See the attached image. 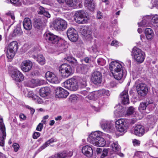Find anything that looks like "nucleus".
I'll list each match as a JSON object with an SVG mask.
<instances>
[{
  "label": "nucleus",
  "instance_id": "obj_1",
  "mask_svg": "<svg viewBox=\"0 0 158 158\" xmlns=\"http://www.w3.org/2000/svg\"><path fill=\"white\" fill-rule=\"evenodd\" d=\"M102 132L96 131L91 133L89 135L87 140L89 142L96 146L103 147L106 144L105 140L101 137Z\"/></svg>",
  "mask_w": 158,
  "mask_h": 158
},
{
  "label": "nucleus",
  "instance_id": "obj_2",
  "mask_svg": "<svg viewBox=\"0 0 158 158\" xmlns=\"http://www.w3.org/2000/svg\"><path fill=\"white\" fill-rule=\"evenodd\" d=\"M109 69L114 77L117 80L121 79L123 76V71L121 64L116 61L111 62L109 64Z\"/></svg>",
  "mask_w": 158,
  "mask_h": 158
},
{
  "label": "nucleus",
  "instance_id": "obj_3",
  "mask_svg": "<svg viewBox=\"0 0 158 158\" xmlns=\"http://www.w3.org/2000/svg\"><path fill=\"white\" fill-rule=\"evenodd\" d=\"M131 55L134 60L139 64L142 63L145 57V52L136 47L132 49Z\"/></svg>",
  "mask_w": 158,
  "mask_h": 158
},
{
  "label": "nucleus",
  "instance_id": "obj_4",
  "mask_svg": "<svg viewBox=\"0 0 158 158\" xmlns=\"http://www.w3.org/2000/svg\"><path fill=\"white\" fill-rule=\"evenodd\" d=\"M63 86L65 88L71 91H75L78 88V85L77 79L73 77L69 79L63 83Z\"/></svg>",
  "mask_w": 158,
  "mask_h": 158
},
{
  "label": "nucleus",
  "instance_id": "obj_5",
  "mask_svg": "<svg viewBox=\"0 0 158 158\" xmlns=\"http://www.w3.org/2000/svg\"><path fill=\"white\" fill-rule=\"evenodd\" d=\"M75 20L78 23H86L88 19V15L84 10H79L76 12L75 14Z\"/></svg>",
  "mask_w": 158,
  "mask_h": 158
},
{
  "label": "nucleus",
  "instance_id": "obj_6",
  "mask_svg": "<svg viewBox=\"0 0 158 158\" xmlns=\"http://www.w3.org/2000/svg\"><path fill=\"white\" fill-rule=\"evenodd\" d=\"M139 81L135 82L136 89L138 94L141 96H144L147 94L148 89L147 85L143 83L138 84Z\"/></svg>",
  "mask_w": 158,
  "mask_h": 158
},
{
  "label": "nucleus",
  "instance_id": "obj_7",
  "mask_svg": "<svg viewBox=\"0 0 158 158\" xmlns=\"http://www.w3.org/2000/svg\"><path fill=\"white\" fill-rule=\"evenodd\" d=\"M53 24L55 29L57 31H63L66 28L67 26L66 22L60 18L55 19Z\"/></svg>",
  "mask_w": 158,
  "mask_h": 158
},
{
  "label": "nucleus",
  "instance_id": "obj_8",
  "mask_svg": "<svg viewBox=\"0 0 158 158\" xmlns=\"http://www.w3.org/2000/svg\"><path fill=\"white\" fill-rule=\"evenodd\" d=\"M59 71L64 78H67L72 73V69L70 65L64 64L59 67Z\"/></svg>",
  "mask_w": 158,
  "mask_h": 158
},
{
  "label": "nucleus",
  "instance_id": "obj_9",
  "mask_svg": "<svg viewBox=\"0 0 158 158\" xmlns=\"http://www.w3.org/2000/svg\"><path fill=\"white\" fill-rule=\"evenodd\" d=\"M45 81L44 80H40L38 79H32L25 82L26 86L31 88H34L38 86H40L44 84Z\"/></svg>",
  "mask_w": 158,
  "mask_h": 158
},
{
  "label": "nucleus",
  "instance_id": "obj_10",
  "mask_svg": "<svg viewBox=\"0 0 158 158\" xmlns=\"http://www.w3.org/2000/svg\"><path fill=\"white\" fill-rule=\"evenodd\" d=\"M116 129L120 132H123L126 131L127 127L125 120L121 118L117 120L115 123Z\"/></svg>",
  "mask_w": 158,
  "mask_h": 158
},
{
  "label": "nucleus",
  "instance_id": "obj_11",
  "mask_svg": "<svg viewBox=\"0 0 158 158\" xmlns=\"http://www.w3.org/2000/svg\"><path fill=\"white\" fill-rule=\"evenodd\" d=\"M67 34L69 39L72 42L77 41L78 35L77 31L73 28H70L67 30Z\"/></svg>",
  "mask_w": 158,
  "mask_h": 158
},
{
  "label": "nucleus",
  "instance_id": "obj_12",
  "mask_svg": "<svg viewBox=\"0 0 158 158\" xmlns=\"http://www.w3.org/2000/svg\"><path fill=\"white\" fill-rule=\"evenodd\" d=\"M44 37L48 42L53 44L57 43L59 40L58 37L50 32L45 33L44 35Z\"/></svg>",
  "mask_w": 158,
  "mask_h": 158
},
{
  "label": "nucleus",
  "instance_id": "obj_13",
  "mask_svg": "<svg viewBox=\"0 0 158 158\" xmlns=\"http://www.w3.org/2000/svg\"><path fill=\"white\" fill-rule=\"evenodd\" d=\"M11 77L13 79L17 81L21 82L24 79L22 73L17 69H13L11 72Z\"/></svg>",
  "mask_w": 158,
  "mask_h": 158
},
{
  "label": "nucleus",
  "instance_id": "obj_14",
  "mask_svg": "<svg viewBox=\"0 0 158 158\" xmlns=\"http://www.w3.org/2000/svg\"><path fill=\"white\" fill-rule=\"evenodd\" d=\"M2 118H0V129L2 132V134L0 136V146H3L4 145V140L6 136V134L5 131V127L3 123Z\"/></svg>",
  "mask_w": 158,
  "mask_h": 158
},
{
  "label": "nucleus",
  "instance_id": "obj_15",
  "mask_svg": "<svg viewBox=\"0 0 158 158\" xmlns=\"http://www.w3.org/2000/svg\"><path fill=\"white\" fill-rule=\"evenodd\" d=\"M91 80L95 84L101 83L102 80V73L98 71H94L92 75Z\"/></svg>",
  "mask_w": 158,
  "mask_h": 158
},
{
  "label": "nucleus",
  "instance_id": "obj_16",
  "mask_svg": "<svg viewBox=\"0 0 158 158\" xmlns=\"http://www.w3.org/2000/svg\"><path fill=\"white\" fill-rule=\"evenodd\" d=\"M59 3H63L65 2L67 5L74 8H80L81 4L79 3L77 0H57Z\"/></svg>",
  "mask_w": 158,
  "mask_h": 158
},
{
  "label": "nucleus",
  "instance_id": "obj_17",
  "mask_svg": "<svg viewBox=\"0 0 158 158\" xmlns=\"http://www.w3.org/2000/svg\"><path fill=\"white\" fill-rule=\"evenodd\" d=\"M32 66V64L31 61L28 60H25L22 62L21 68L23 72H27L29 71L31 69Z\"/></svg>",
  "mask_w": 158,
  "mask_h": 158
},
{
  "label": "nucleus",
  "instance_id": "obj_18",
  "mask_svg": "<svg viewBox=\"0 0 158 158\" xmlns=\"http://www.w3.org/2000/svg\"><path fill=\"white\" fill-rule=\"evenodd\" d=\"M101 128L107 132L110 131L113 126L110 122L105 119L102 120L100 123Z\"/></svg>",
  "mask_w": 158,
  "mask_h": 158
},
{
  "label": "nucleus",
  "instance_id": "obj_19",
  "mask_svg": "<svg viewBox=\"0 0 158 158\" xmlns=\"http://www.w3.org/2000/svg\"><path fill=\"white\" fill-rule=\"evenodd\" d=\"M145 130L144 127L140 125H136L134 129V133L136 136L141 137L145 133Z\"/></svg>",
  "mask_w": 158,
  "mask_h": 158
},
{
  "label": "nucleus",
  "instance_id": "obj_20",
  "mask_svg": "<svg viewBox=\"0 0 158 158\" xmlns=\"http://www.w3.org/2000/svg\"><path fill=\"white\" fill-rule=\"evenodd\" d=\"M56 91V95L59 98H65L69 95L68 92L61 87L57 88Z\"/></svg>",
  "mask_w": 158,
  "mask_h": 158
},
{
  "label": "nucleus",
  "instance_id": "obj_21",
  "mask_svg": "<svg viewBox=\"0 0 158 158\" xmlns=\"http://www.w3.org/2000/svg\"><path fill=\"white\" fill-rule=\"evenodd\" d=\"M122 103L123 104H128L129 103L128 89L124 90L120 94Z\"/></svg>",
  "mask_w": 158,
  "mask_h": 158
},
{
  "label": "nucleus",
  "instance_id": "obj_22",
  "mask_svg": "<svg viewBox=\"0 0 158 158\" xmlns=\"http://www.w3.org/2000/svg\"><path fill=\"white\" fill-rule=\"evenodd\" d=\"M82 152L88 157H91L93 154L92 149L91 147L89 145L83 146L82 148Z\"/></svg>",
  "mask_w": 158,
  "mask_h": 158
},
{
  "label": "nucleus",
  "instance_id": "obj_23",
  "mask_svg": "<svg viewBox=\"0 0 158 158\" xmlns=\"http://www.w3.org/2000/svg\"><path fill=\"white\" fill-rule=\"evenodd\" d=\"M80 32L82 35L85 37H90L92 33V30L86 27L81 28Z\"/></svg>",
  "mask_w": 158,
  "mask_h": 158
},
{
  "label": "nucleus",
  "instance_id": "obj_24",
  "mask_svg": "<svg viewBox=\"0 0 158 158\" xmlns=\"http://www.w3.org/2000/svg\"><path fill=\"white\" fill-rule=\"evenodd\" d=\"M151 17L150 15H146L143 17L142 22L138 23L139 26L147 27L148 24V22L150 20Z\"/></svg>",
  "mask_w": 158,
  "mask_h": 158
},
{
  "label": "nucleus",
  "instance_id": "obj_25",
  "mask_svg": "<svg viewBox=\"0 0 158 158\" xmlns=\"http://www.w3.org/2000/svg\"><path fill=\"white\" fill-rule=\"evenodd\" d=\"M50 90L48 87H45L41 88L40 90L39 93L41 96L46 97L48 96L50 93Z\"/></svg>",
  "mask_w": 158,
  "mask_h": 158
},
{
  "label": "nucleus",
  "instance_id": "obj_26",
  "mask_svg": "<svg viewBox=\"0 0 158 158\" xmlns=\"http://www.w3.org/2000/svg\"><path fill=\"white\" fill-rule=\"evenodd\" d=\"M57 44H58L59 49L62 52L64 51L68 48V44L67 42L63 40H59Z\"/></svg>",
  "mask_w": 158,
  "mask_h": 158
},
{
  "label": "nucleus",
  "instance_id": "obj_27",
  "mask_svg": "<svg viewBox=\"0 0 158 158\" xmlns=\"http://www.w3.org/2000/svg\"><path fill=\"white\" fill-rule=\"evenodd\" d=\"M23 24L24 28L26 30H30L32 27L31 21L29 18H26L24 19Z\"/></svg>",
  "mask_w": 158,
  "mask_h": 158
},
{
  "label": "nucleus",
  "instance_id": "obj_28",
  "mask_svg": "<svg viewBox=\"0 0 158 158\" xmlns=\"http://www.w3.org/2000/svg\"><path fill=\"white\" fill-rule=\"evenodd\" d=\"M93 0H85L84 5L91 11H93L95 7Z\"/></svg>",
  "mask_w": 158,
  "mask_h": 158
},
{
  "label": "nucleus",
  "instance_id": "obj_29",
  "mask_svg": "<svg viewBox=\"0 0 158 158\" xmlns=\"http://www.w3.org/2000/svg\"><path fill=\"white\" fill-rule=\"evenodd\" d=\"M57 141L56 139L54 138H52L45 142L39 148L40 151L44 149L45 148L48 147L50 144Z\"/></svg>",
  "mask_w": 158,
  "mask_h": 158
},
{
  "label": "nucleus",
  "instance_id": "obj_30",
  "mask_svg": "<svg viewBox=\"0 0 158 158\" xmlns=\"http://www.w3.org/2000/svg\"><path fill=\"white\" fill-rule=\"evenodd\" d=\"M145 33L147 38L148 40L152 39L154 35V33L153 31L150 28L146 29Z\"/></svg>",
  "mask_w": 158,
  "mask_h": 158
},
{
  "label": "nucleus",
  "instance_id": "obj_31",
  "mask_svg": "<svg viewBox=\"0 0 158 158\" xmlns=\"http://www.w3.org/2000/svg\"><path fill=\"white\" fill-rule=\"evenodd\" d=\"M8 48L16 52L18 49V43L16 41H12L9 44Z\"/></svg>",
  "mask_w": 158,
  "mask_h": 158
},
{
  "label": "nucleus",
  "instance_id": "obj_32",
  "mask_svg": "<svg viewBox=\"0 0 158 158\" xmlns=\"http://www.w3.org/2000/svg\"><path fill=\"white\" fill-rule=\"evenodd\" d=\"M98 96H99L98 91H95L89 93L86 98L89 100L95 101Z\"/></svg>",
  "mask_w": 158,
  "mask_h": 158
},
{
  "label": "nucleus",
  "instance_id": "obj_33",
  "mask_svg": "<svg viewBox=\"0 0 158 158\" xmlns=\"http://www.w3.org/2000/svg\"><path fill=\"white\" fill-rule=\"evenodd\" d=\"M38 11L39 14L43 15L44 16L48 18L50 17V15L49 12L45 10L42 6H40L39 7V10Z\"/></svg>",
  "mask_w": 158,
  "mask_h": 158
},
{
  "label": "nucleus",
  "instance_id": "obj_34",
  "mask_svg": "<svg viewBox=\"0 0 158 158\" xmlns=\"http://www.w3.org/2000/svg\"><path fill=\"white\" fill-rule=\"evenodd\" d=\"M136 113L135 109L132 106L129 107L127 111L126 116H129L134 115Z\"/></svg>",
  "mask_w": 158,
  "mask_h": 158
},
{
  "label": "nucleus",
  "instance_id": "obj_35",
  "mask_svg": "<svg viewBox=\"0 0 158 158\" xmlns=\"http://www.w3.org/2000/svg\"><path fill=\"white\" fill-rule=\"evenodd\" d=\"M6 14L8 16V17L9 19H10V23L11 25H12L14 23L15 19V17L12 11H9L6 13Z\"/></svg>",
  "mask_w": 158,
  "mask_h": 158
},
{
  "label": "nucleus",
  "instance_id": "obj_36",
  "mask_svg": "<svg viewBox=\"0 0 158 158\" xmlns=\"http://www.w3.org/2000/svg\"><path fill=\"white\" fill-rule=\"evenodd\" d=\"M151 17L152 22L154 27L158 26V15H155L154 16H150Z\"/></svg>",
  "mask_w": 158,
  "mask_h": 158
},
{
  "label": "nucleus",
  "instance_id": "obj_37",
  "mask_svg": "<svg viewBox=\"0 0 158 158\" xmlns=\"http://www.w3.org/2000/svg\"><path fill=\"white\" fill-rule=\"evenodd\" d=\"M66 151H64L62 152L58 153L54 156H52L49 158H65L66 157Z\"/></svg>",
  "mask_w": 158,
  "mask_h": 158
},
{
  "label": "nucleus",
  "instance_id": "obj_38",
  "mask_svg": "<svg viewBox=\"0 0 158 158\" xmlns=\"http://www.w3.org/2000/svg\"><path fill=\"white\" fill-rule=\"evenodd\" d=\"M148 104H150V103L149 102L148 103L147 102H143L140 103L138 108L139 110L140 111H141L145 110Z\"/></svg>",
  "mask_w": 158,
  "mask_h": 158
},
{
  "label": "nucleus",
  "instance_id": "obj_39",
  "mask_svg": "<svg viewBox=\"0 0 158 158\" xmlns=\"http://www.w3.org/2000/svg\"><path fill=\"white\" fill-rule=\"evenodd\" d=\"M36 60L42 65H44L45 63L44 58L42 55H38L36 58Z\"/></svg>",
  "mask_w": 158,
  "mask_h": 158
},
{
  "label": "nucleus",
  "instance_id": "obj_40",
  "mask_svg": "<svg viewBox=\"0 0 158 158\" xmlns=\"http://www.w3.org/2000/svg\"><path fill=\"white\" fill-rule=\"evenodd\" d=\"M111 147L113 150L115 152H117L120 150V148L117 142L113 143L111 145Z\"/></svg>",
  "mask_w": 158,
  "mask_h": 158
},
{
  "label": "nucleus",
  "instance_id": "obj_41",
  "mask_svg": "<svg viewBox=\"0 0 158 158\" xmlns=\"http://www.w3.org/2000/svg\"><path fill=\"white\" fill-rule=\"evenodd\" d=\"M22 33V31L20 28L19 27H17L15 29L12 35L13 36L19 35H21Z\"/></svg>",
  "mask_w": 158,
  "mask_h": 158
},
{
  "label": "nucleus",
  "instance_id": "obj_42",
  "mask_svg": "<svg viewBox=\"0 0 158 158\" xmlns=\"http://www.w3.org/2000/svg\"><path fill=\"white\" fill-rule=\"evenodd\" d=\"M15 52H16L8 48L6 52L7 58L10 59L13 58L15 55Z\"/></svg>",
  "mask_w": 158,
  "mask_h": 158
},
{
  "label": "nucleus",
  "instance_id": "obj_43",
  "mask_svg": "<svg viewBox=\"0 0 158 158\" xmlns=\"http://www.w3.org/2000/svg\"><path fill=\"white\" fill-rule=\"evenodd\" d=\"M147 118L148 123L151 124L154 123L156 120V117L152 115L147 116Z\"/></svg>",
  "mask_w": 158,
  "mask_h": 158
},
{
  "label": "nucleus",
  "instance_id": "obj_44",
  "mask_svg": "<svg viewBox=\"0 0 158 158\" xmlns=\"http://www.w3.org/2000/svg\"><path fill=\"white\" fill-rule=\"evenodd\" d=\"M68 61L71 63L74 66H76L77 64V60L73 57H68L67 59Z\"/></svg>",
  "mask_w": 158,
  "mask_h": 158
},
{
  "label": "nucleus",
  "instance_id": "obj_45",
  "mask_svg": "<svg viewBox=\"0 0 158 158\" xmlns=\"http://www.w3.org/2000/svg\"><path fill=\"white\" fill-rule=\"evenodd\" d=\"M69 99L71 102H76L78 101V98L75 94H72L69 96Z\"/></svg>",
  "mask_w": 158,
  "mask_h": 158
},
{
  "label": "nucleus",
  "instance_id": "obj_46",
  "mask_svg": "<svg viewBox=\"0 0 158 158\" xmlns=\"http://www.w3.org/2000/svg\"><path fill=\"white\" fill-rule=\"evenodd\" d=\"M79 83L81 87L83 88L87 85L86 79L85 78H82L80 79Z\"/></svg>",
  "mask_w": 158,
  "mask_h": 158
},
{
  "label": "nucleus",
  "instance_id": "obj_47",
  "mask_svg": "<svg viewBox=\"0 0 158 158\" xmlns=\"http://www.w3.org/2000/svg\"><path fill=\"white\" fill-rule=\"evenodd\" d=\"M98 95H106L109 96L110 95L109 92L108 90H106L105 89L100 90L98 91Z\"/></svg>",
  "mask_w": 158,
  "mask_h": 158
},
{
  "label": "nucleus",
  "instance_id": "obj_48",
  "mask_svg": "<svg viewBox=\"0 0 158 158\" xmlns=\"http://www.w3.org/2000/svg\"><path fill=\"white\" fill-rule=\"evenodd\" d=\"M27 96L33 100L36 99L38 98V96L35 94L32 91H30L28 92Z\"/></svg>",
  "mask_w": 158,
  "mask_h": 158
},
{
  "label": "nucleus",
  "instance_id": "obj_49",
  "mask_svg": "<svg viewBox=\"0 0 158 158\" xmlns=\"http://www.w3.org/2000/svg\"><path fill=\"white\" fill-rule=\"evenodd\" d=\"M51 78L49 82L57 84L59 82V81L57 76L55 74Z\"/></svg>",
  "mask_w": 158,
  "mask_h": 158
},
{
  "label": "nucleus",
  "instance_id": "obj_50",
  "mask_svg": "<svg viewBox=\"0 0 158 158\" xmlns=\"http://www.w3.org/2000/svg\"><path fill=\"white\" fill-rule=\"evenodd\" d=\"M144 153L141 151H137L135 152L134 156L138 158H144Z\"/></svg>",
  "mask_w": 158,
  "mask_h": 158
},
{
  "label": "nucleus",
  "instance_id": "obj_51",
  "mask_svg": "<svg viewBox=\"0 0 158 158\" xmlns=\"http://www.w3.org/2000/svg\"><path fill=\"white\" fill-rule=\"evenodd\" d=\"M110 152V149L108 148H104L102 152V153L101 156V158H104L106 156L108 153L109 152Z\"/></svg>",
  "mask_w": 158,
  "mask_h": 158
},
{
  "label": "nucleus",
  "instance_id": "obj_52",
  "mask_svg": "<svg viewBox=\"0 0 158 158\" xmlns=\"http://www.w3.org/2000/svg\"><path fill=\"white\" fill-rule=\"evenodd\" d=\"M34 27L39 28L42 25V22L40 19H37L34 23Z\"/></svg>",
  "mask_w": 158,
  "mask_h": 158
},
{
  "label": "nucleus",
  "instance_id": "obj_53",
  "mask_svg": "<svg viewBox=\"0 0 158 158\" xmlns=\"http://www.w3.org/2000/svg\"><path fill=\"white\" fill-rule=\"evenodd\" d=\"M54 74L50 72H47L45 74V77L47 80L49 81L52 76H53V75Z\"/></svg>",
  "mask_w": 158,
  "mask_h": 158
},
{
  "label": "nucleus",
  "instance_id": "obj_54",
  "mask_svg": "<svg viewBox=\"0 0 158 158\" xmlns=\"http://www.w3.org/2000/svg\"><path fill=\"white\" fill-rule=\"evenodd\" d=\"M97 63L99 65L103 66L105 64L106 61L103 58H100L97 60Z\"/></svg>",
  "mask_w": 158,
  "mask_h": 158
},
{
  "label": "nucleus",
  "instance_id": "obj_55",
  "mask_svg": "<svg viewBox=\"0 0 158 158\" xmlns=\"http://www.w3.org/2000/svg\"><path fill=\"white\" fill-rule=\"evenodd\" d=\"M88 50L92 53H96L98 52V50L96 45H94L91 47L89 48L88 49Z\"/></svg>",
  "mask_w": 158,
  "mask_h": 158
},
{
  "label": "nucleus",
  "instance_id": "obj_56",
  "mask_svg": "<svg viewBox=\"0 0 158 158\" xmlns=\"http://www.w3.org/2000/svg\"><path fill=\"white\" fill-rule=\"evenodd\" d=\"M81 68L82 73H86L88 70V68L86 65H82L81 66Z\"/></svg>",
  "mask_w": 158,
  "mask_h": 158
},
{
  "label": "nucleus",
  "instance_id": "obj_57",
  "mask_svg": "<svg viewBox=\"0 0 158 158\" xmlns=\"http://www.w3.org/2000/svg\"><path fill=\"white\" fill-rule=\"evenodd\" d=\"M132 143L133 145L135 146H138L140 144V141L136 139H134L133 140Z\"/></svg>",
  "mask_w": 158,
  "mask_h": 158
},
{
  "label": "nucleus",
  "instance_id": "obj_58",
  "mask_svg": "<svg viewBox=\"0 0 158 158\" xmlns=\"http://www.w3.org/2000/svg\"><path fill=\"white\" fill-rule=\"evenodd\" d=\"M43 127V125L42 123H40L37 126L36 130L39 131H41Z\"/></svg>",
  "mask_w": 158,
  "mask_h": 158
},
{
  "label": "nucleus",
  "instance_id": "obj_59",
  "mask_svg": "<svg viewBox=\"0 0 158 158\" xmlns=\"http://www.w3.org/2000/svg\"><path fill=\"white\" fill-rule=\"evenodd\" d=\"M13 147L15 152H17L18 151L19 147V145L17 143H14Z\"/></svg>",
  "mask_w": 158,
  "mask_h": 158
},
{
  "label": "nucleus",
  "instance_id": "obj_60",
  "mask_svg": "<svg viewBox=\"0 0 158 158\" xmlns=\"http://www.w3.org/2000/svg\"><path fill=\"white\" fill-rule=\"evenodd\" d=\"M40 135V133L39 132H35L33 135V138L34 139H36L39 137Z\"/></svg>",
  "mask_w": 158,
  "mask_h": 158
},
{
  "label": "nucleus",
  "instance_id": "obj_61",
  "mask_svg": "<svg viewBox=\"0 0 158 158\" xmlns=\"http://www.w3.org/2000/svg\"><path fill=\"white\" fill-rule=\"evenodd\" d=\"M111 45L117 47L119 46V43L116 40H113L111 42Z\"/></svg>",
  "mask_w": 158,
  "mask_h": 158
},
{
  "label": "nucleus",
  "instance_id": "obj_62",
  "mask_svg": "<svg viewBox=\"0 0 158 158\" xmlns=\"http://www.w3.org/2000/svg\"><path fill=\"white\" fill-rule=\"evenodd\" d=\"M97 17L98 19H100L102 18V14L101 12L99 11L97 12Z\"/></svg>",
  "mask_w": 158,
  "mask_h": 158
},
{
  "label": "nucleus",
  "instance_id": "obj_63",
  "mask_svg": "<svg viewBox=\"0 0 158 158\" xmlns=\"http://www.w3.org/2000/svg\"><path fill=\"white\" fill-rule=\"evenodd\" d=\"M66 157H71L73 155V152L72 151H69L68 152L66 151Z\"/></svg>",
  "mask_w": 158,
  "mask_h": 158
},
{
  "label": "nucleus",
  "instance_id": "obj_64",
  "mask_svg": "<svg viewBox=\"0 0 158 158\" xmlns=\"http://www.w3.org/2000/svg\"><path fill=\"white\" fill-rule=\"evenodd\" d=\"M153 145V141L151 140H149V142H148L146 143V146H149V147H150L152 146Z\"/></svg>",
  "mask_w": 158,
  "mask_h": 158
}]
</instances>
